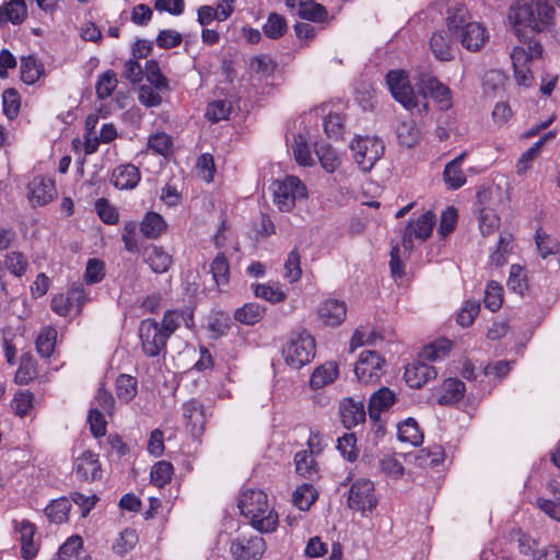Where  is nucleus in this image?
<instances>
[{
    "label": "nucleus",
    "mask_w": 560,
    "mask_h": 560,
    "mask_svg": "<svg viewBox=\"0 0 560 560\" xmlns=\"http://www.w3.org/2000/svg\"><path fill=\"white\" fill-rule=\"evenodd\" d=\"M556 132L549 131L535 142L527 151H525L516 162V172L518 175L526 173L530 168L532 162L540 154L541 148L549 139L555 138Z\"/></svg>",
    "instance_id": "nucleus-32"
},
{
    "label": "nucleus",
    "mask_w": 560,
    "mask_h": 560,
    "mask_svg": "<svg viewBox=\"0 0 560 560\" xmlns=\"http://www.w3.org/2000/svg\"><path fill=\"white\" fill-rule=\"evenodd\" d=\"M28 268V260L26 256L18 250L8 252L0 259V270H7L12 276L21 278Z\"/></svg>",
    "instance_id": "nucleus-28"
},
{
    "label": "nucleus",
    "mask_w": 560,
    "mask_h": 560,
    "mask_svg": "<svg viewBox=\"0 0 560 560\" xmlns=\"http://www.w3.org/2000/svg\"><path fill=\"white\" fill-rule=\"evenodd\" d=\"M505 75L499 70H490L483 78V90L487 94H498L503 90Z\"/></svg>",
    "instance_id": "nucleus-57"
},
{
    "label": "nucleus",
    "mask_w": 560,
    "mask_h": 560,
    "mask_svg": "<svg viewBox=\"0 0 560 560\" xmlns=\"http://www.w3.org/2000/svg\"><path fill=\"white\" fill-rule=\"evenodd\" d=\"M144 261L155 273L166 272L173 264L172 256L161 246L151 245L144 252Z\"/></svg>",
    "instance_id": "nucleus-25"
},
{
    "label": "nucleus",
    "mask_w": 560,
    "mask_h": 560,
    "mask_svg": "<svg viewBox=\"0 0 560 560\" xmlns=\"http://www.w3.org/2000/svg\"><path fill=\"white\" fill-rule=\"evenodd\" d=\"M385 360L374 351L364 350L360 353L354 368L358 380L363 384H376L384 373Z\"/></svg>",
    "instance_id": "nucleus-12"
},
{
    "label": "nucleus",
    "mask_w": 560,
    "mask_h": 560,
    "mask_svg": "<svg viewBox=\"0 0 560 560\" xmlns=\"http://www.w3.org/2000/svg\"><path fill=\"white\" fill-rule=\"evenodd\" d=\"M138 224L135 221H128L124 224L121 241L125 249L129 253L139 252V241L137 237Z\"/></svg>",
    "instance_id": "nucleus-60"
},
{
    "label": "nucleus",
    "mask_w": 560,
    "mask_h": 560,
    "mask_svg": "<svg viewBox=\"0 0 560 560\" xmlns=\"http://www.w3.org/2000/svg\"><path fill=\"white\" fill-rule=\"evenodd\" d=\"M183 415L187 427L194 435H199L205 431L207 422V413L205 406L196 399H191L184 404Z\"/></svg>",
    "instance_id": "nucleus-19"
},
{
    "label": "nucleus",
    "mask_w": 560,
    "mask_h": 560,
    "mask_svg": "<svg viewBox=\"0 0 560 560\" xmlns=\"http://www.w3.org/2000/svg\"><path fill=\"white\" fill-rule=\"evenodd\" d=\"M339 415L342 424L351 429L365 420V409L362 401L348 397L339 404Z\"/></svg>",
    "instance_id": "nucleus-21"
},
{
    "label": "nucleus",
    "mask_w": 560,
    "mask_h": 560,
    "mask_svg": "<svg viewBox=\"0 0 560 560\" xmlns=\"http://www.w3.org/2000/svg\"><path fill=\"white\" fill-rule=\"evenodd\" d=\"M115 390L119 400L124 402L131 401L138 392L137 378L128 374H120L116 378Z\"/></svg>",
    "instance_id": "nucleus-37"
},
{
    "label": "nucleus",
    "mask_w": 560,
    "mask_h": 560,
    "mask_svg": "<svg viewBox=\"0 0 560 560\" xmlns=\"http://www.w3.org/2000/svg\"><path fill=\"white\" fill-rule=\"evenodd\" d=\"M513 235L508 232L500 234L495 248L490 254V261L495 266H502L506 262L508 256L513 249Z\"/></svg>",
    "instance_id": "nucleus-36"
},
{
    "label": "nucleus",
    "mask_w": 560,
    "mask_h": 560,
    "mask_svg": "<svg viewBox=\"0 0 560 560\" xmlns=\"http://www.w3.org/2000/svg\"><path fill=\"white\" fill-rule=\"evenodd\" d=\"M138 542V535L135 529L126 528L122 530L117 539V541L114 544L113 548L114 550L119 553L124 555L129 552Z\"/></svg>",
    "instance_id": "nucleus-61"
},
{
    "label": "nucleus",
    "mask_w": 560,
    "mask_h": 560,
    "mask_svg": "<svg viewBox=\"0 0 560 560\" xmlns=\"http://www.w3.org/2000/svg\"><path fill=\"white\" fill-rule=\"evenodd\" d=\"M173 465L166 460L155 463L150 472L151 482L161 488L171 481Z\"/></svg>",
    "instance_id": "nucleus-47"
},
{
    "label": "nucleus",
    "mask_w": 560,
    "mask_h": 560,
    "mask_svg": "<svg viewBox=\"0 0 560 560\" xmlns=\"http://www.w3.org/2000/svg\"><path fill=\"white\" fill-rule=\"evenodd\" d=\"M483 303L491 312L500 310L503 303V288L498 282L490 281L487 284Z\"/></svg>",
    "instance_id": "nucleus-48"
},
{
    "label": "nucleus",
    "mask_w": 560,
    "mask_h": 560,
    "mask_svg": "<svg viewBox=\"0 0 560 560\" xmlns=\"http://www.w3.org/2000/svg\"><path fill=\"white\" fill-rule=\"evenodd\" d=\"M452 343L446 339L436 340L425 346L419 353L421 360L409 363L404 373L406 383L411 388H421L428 381L436 377V370L429 364L444 358L451 350Z\"/></svg>",
    "instance_id": "nucleus-4"
},
{
    "label": "nucleus",
    "mask_w": 560,
    "mask_h": 560,
    "mask_svg": "<svg viewBox=\"0 0 560 560\" xmlns=\"http://www.w3.org/2000/svg\"><path fill=\"white\" fill-rule=\"evenodd\" d=\"M167 223L164 218L154 211H149L140 223V231L144 237L156 240L166 232Z\"/></svg>",
    "instance_id": "nucleus-27"
},
{
    "label": "nucleus",
    "mask_w": 560,
    "mask_h": 560,
    "mask_svg": "<svg viewBox=\"0 0 560 560\" xmlns=\"http://www.w3.org/2000/svg\"><path fill=\"white\" fill-rule=\"evenodd\" d=\"M398 439L408 442L413 446H418L423 441V434L415 419H407L398 425Z\"/></svg>",
    "instance_id": "nucleus-40"
},
{
    "label": "nucleus",
    "mask_w": 560,
    "mask_h": 560,
    "mask_svg": "<svg viewBox=\"0 0 560 560\" xmlns=\"http://www.w3.org/2000/svg\"><path fill=\"white\" fill-rule=\"evenodd\" d=\"M71 503L67 498L54 500L45 509V514L49 522L62 524L68 521Z\"/></svg>",
    "instance_id": "nucleus-38"
},
{
    "label": "nucleus",
    "mask_w": 560,
    "mask_h": 560,
    "mask_svg": "<svg viewBox=\"0 0 560 560\" xmlns=\"http://www.w3.org/2000/svg\"><path fill=\"white\" fill-rule=\"evenodd\" d=\"M21 79L26 84H34L44 73V66L35 57L27 56L21 59Z\"/></svg>",
    "instance_id": "nucleus-35"
},
{
    "label": "nucleus",
    "mask_w": 560,
    "mask_h": 560,
    "mask_svg": "<svg viewBox=\"0 0 560 560\" xmlns=\"http://www.w3.org/2000/svg\"><path fill=\"white\" fill-rule=\"evenodd\" d=\"M317 317L325 326H339L347 317V304L341 300L327 299L317 307Z\"/></svg>",
    "instance_id": "nucleus-17"
},
{
    "label": "nucleus",
    "mask_w": 560,
    "mask_h": 560,
    "mask_svg": "<svg viewBox=\"0 0 560 560\" xmlns=\"http://www.w3.org/2000/svg\"><path fill=\"white\" fill-rule=\"evenodd\" d=\"M241 514L249 524L260 533L276 530L279 516L268 501L267 494L261 490L245 489L238 497Z\"/></svg>",
    "instance_id": "nucleus-3"
},
{
    "label": "nucleus",
    "mask_w": 560,
    "mask_h": 560,
    "mask_svg": "<svg viewBox=\"0 0 560 560\" xmlns=\"http://www.w3.org/2000/svg\"><path fill=\"white\" fill-rule=\"evenodd\" d=\"M396 135L399 143L407 148L415 147L420 140V131L412 120L400 121Z\"/></svg>",
    "instance_id": "nucleus-42"
},
{
    "label": "nucleus",
    "mask_w": 560,
    "mask_h": 560,
    "mask_svg": "<svg viewBox=\"0 0 560 560\" xmlns=\"http://www.w3.org/2000/svg\"><path fill=\"white\" fill-rule=\"evenodd\" d=\"M34 396L30 390H21L14 395L11 402L14 413L19 417H25L33 408Z\"/></svg>",
    "instance_id": "nucleus-55"
},
{
    "label": "nucleus",
    "mask_w": 560,
    "mask_h": 560,
    "mask_svg": "<svg viewBox=\"0 0 560 560\" xmlns=\"http://www.w3.org/2000/svg\"><path fill=\"white\" fill-rule=\"evenodd\" d=\"M140 182V172L132 164L116 167L112 175V183L119 189H132Z\"/></svg>",
    "instance_id": "nucleus-24"
},
{
    "label": "nucleus",
    "mask_w": 560,
    "mask_h": 560,
    "mask_svg": "<svg viewBox=\"0 0 560 560\" xmlns=\"http://www.w3.org/2000/svg\"><path fill=\"white\" fill-rule=\"evenodd\" d=\"M273 202L280 211H291L298 201L307 198V188L296 176H287L283 180L272 184Z\"/></svg>",
    "instance_id": "nucleus-6"
},
{
    "label": "nucleus",
    "mask_w": 560,
    "mask_h": 560,
    "mask_svg": "<svg viewBox=\"0 0 560 560\" xmlns=\"http://www.w3.org/2000/svg\"><path fill=\"white\" fill-rule=\"evenodd\" d=\"M435 222L436 217L432 211H427L417 220L410 221L405 228L402 235L401 243L404 248L411 250L413 248V240L427 241L432 234Z\"/></svg>",
    "instance_id": "nucleus-14"
},
{
    "label": "nucleus",
    "mask_w": 560,
    "mask_h": 560,
    "mask_svg": "<svg viewBox=\"0 0 560 560\" xmlns=\"http://www.w3.org/2000/svg\"><path fill=\"white\" fill-rule=\"evenodd\" d=\"M256 298L262 299L270 303H280L287 299V294L279 288L270 284H256L254 287Z\"/></svg>",
    "instance_id": "nucleus-53"
},
{
    "label": "nucleus",
    "mask_w": 560,
    "mask_h": 560,
    "mask_svg": "<svg viewBox=\"0 0 560 560\" xmlns=\"http://www.w3.org/2000/svg\"><path fill=\"white\" fill-rule=\"evenodd\" d=\"M445 22L450 36L459 40L469 51L480 50L489 38L487 28L481 23L471 21L467 8L462 3L447 8Z\"/></svg>",
    "instance_id": "nucleus-2"
},
{
    "label": "nucleus",
    "mask_w": 560,
    "mask_h": 560,
    "mask_svg": "<svg viewBox=\"0 0 560 560\" xmlns=\"http://www.w3.org/2000/svg\"><path fill=\"white\" fill-rule=\"evenodd\" d=\"M465 155V153H462L445 165L443 179L450 189H458L466 183V177L462 170Z\"/></svg>",
    "instance_id": "nucleus-26"
},
{
    "label": "nucleus",
    "mask_w": 560,
    "mask_h": 560,
    "mask_svg": "<svg viewBox=\"0 0 560 560\" xmlns=\"http://www.w3.org/2000/svg\"><path fill=\"white\" fill-rule=\"evenodd\" d=\"M144 72L148 82L155 89H167V79L161 73L159 63L155 60L147 61Z\"/></svg>",
    "instance_id": "nucleus-59"
},
{
    "label": "nucleus",
    "mask_w": 560,
    "mask_h": 560,
    "mask_svg": "<svg viewBox=\"0 0 560 560\" xmlns=\"http://www.w3.org/2000/svg\"><path fill=\"white\" fill-rule=\"evenodd\" d=\"M315 351V339L311 334L303 330L291 337L283 349V357L288 365L300 369L314 359Z\"/></svg>",
    "instance_id": "nucleus-7"
},
{
    "label": "nucleus",
    "mask_w": 560,
    "mask_h": 560,
    "mask_svg": "<svg viewBox=\"0 0 560 560\" xmlns=\"http://www.w3.org/2000/svg\"><path fill=\"white\" fill-rule=\"evenodd\" d=\"M296 472L308 479H313L317 475L316 462L313 454L307 451H301L294 456Z\"/></svg>",
    "instance_id": "nucleus-43"
},
{
    "label": "nucleus",
    "mask_w": 560,
    "mask_h": 560,
    "mask_svg": "<svg viewBox=\"0 0 560 560\" xmlns=\"http://www.w3.org/2000/svg\"><path fill=\"white\" fill-rule=\"evenodd\" d=\"M347 504L362 516L371 513L377 505L374 483L365 478L355 480L350 487Z\"/></svg>",
    "instance_id": "nucleus-10"
},
{
    "label": "nucleus",
    "mask_w": 560,
    "mask_h": 560,
    "mask_svg": "<svg viewBox=\"0 0 560 560\" xmlns=\"http://www.w3.org/2000/svg\"><path fill=\"white\" fill-rule=\"evenodd\" d=\"M95 211L105 224L115 225L119 222V213L117 209L105 198L96 200Z\"/></svg>",
    "instance_id": "nucleus-52"
},
{
    "label": "nucleus",
    "mask_w": 560,
    "mask_h": 560,
    "mask_svg": "<svg viewBox=\"0 0 560 560\" xmlns=\"http://www.w3.org/2000/svg\"><path fill=\"white\" fill-rule=\"evenodd\" d=\"M284 277L290 283L298 282L302 276L301 256L296 248H293L289 254L284 264Z\"/></svg>",
    "instance_id": "nucleus-50"
},
{
    "label": "nucleus",
    "mask_w": 560,
    "mask_h": 560,
    "mask_svg": "<svg viewBox=\"0 0 560 560\" xmlns=\"http://www.w3.org/2000/svg\"><path fill=\"white\" fill-rule=\"evenodd\" d=\"M265 550V539L259 535H241L230 545V552L235 560H258Z\"/></svg>",
    "instance_id": "nucleus-13"
},
{
    "label": "nucleus",
    "mask_w": 560,
    "mask_h": 560,
    "mask_svg": "<svg viewBox=\"0 0 560 560\" xmlns=\"http://www.w3.org/2000/svg\"><path fill=\"white\" fill-rule=\"evenodd\" d=\"M264 34L272 39L281 37L287 31L285 19L278 13H270L262 26Z\"/></svg>",
    "instance_id": "nucleus-49"
},
{
    "label": "nucleus",
    "mask_w": 560,
    "mask_h": 560,
    "mask_svg": "<svg viewBox=\"0 0 560 560\" xmlns=\"http://www.w3.org/2000/svg\"><path fill=\"white\" fill-rule=\"evenodd\" d=\"M149 148L158 154L168 155L172 151V138L164 133L158 132L149 138Z\"/></svg>",
    "instance_id": "nucleus-64"
},
{
    "label": "nucleus",
    "mask_w": 560,
    "mask_h": 560,
    "mask_svg": "<svg viewBox=\"0 0 560 560\" xmlns=\"http://www.w3.org/2000/svg\"><path fill=\"white\" fill-rule=\"evenodd\" d=\"M396 400L395 393L387 387H382L375 392L369 401L370 417L377 419L380 413L387 410Z\"/></svg>",
    "instance_id": "nucleus-29"
},
{
    "label": "nucleus",
    "mask_w": 560,
    "mask_h": 560,
    "mask_svg": "<svg viewBox=\"0 0 560 560\" xmlns=\"http://www.w3.org/2000/svg\"><path fill=\"white\" fill-rule=\"evenodd\" d=\"M352 158L363 172H369L384 153L383 141L377 137L358 136L351 144Z\"/></svg>",
    "instance_id": "nucleus-8"
},
{
    "label": "nucleus",
    "mask_w": 560,
    "mask_h": 560,
    "mask_svg": "<svg viewBox=\"0 0 560 560\" xmlns=\"http://www.w3.org/2000/svg\"><path fill=\"white\" fill-rule=\"evenodd\" d=\"M509 21L517 38L525 42L529 33L550 31L555 26V8L548 0H530L513 5Z\"/></svg>",
    "instance_id": "nucleus-1"
},
{
    "label": "nucleus",
    "mask_w": 560,
    "mask_h": 560,
    "mask_svg": "<svg viewBox=\"0 0 560 560\" xmlns=\"http://www.w3.org/2000/svg\"><path fill=\"white\" fill-rule=\"evenodd\" d=\"M118 80L113 70H107L101 73L97 78L95 90L96 95L101 100H105L112 95L117 88Z\"/></svg>",
    "instance_id": "nucleus-45"
},
{
    "label": "nucleus",
    "mask_w": 560,
    "mask_h": 560,
    "mask_svg": "<svg viewBox=\"0 0 560 560\" xmlns=\"http://www.w3.org/2000/svg\"><path fill=\"white\" fill-rule=\"evenodd\" d=\"M285 4L303 20L320 23L328 18L326 8L313 0H285Z\"/></svg>",
    "instance_id": "nucleus-18"
},
{
    "label": "nucleus",
    "mask_w": 560,
    "mask_h": 560,
    "mask_svg": "<svg viewBox=\"0 0 560 560\" xmlns=\"http://www.w3.org/2000/svg\"><path fill=\"white\" fill-rule=\"evenodd\" d=\"M500 228V218L494 210L482 208L479 214V229L483 236L493 234Z\"/></svg>",
    "instance_id": "nucleus-51"
},
{
    "label": "nucleus",
    "mask_w": 560,
    "mask_h": 560,
    "mask_svg": "<svg viewBox=\"0 0 560 560\" xmlns=\"http://www.w3.org/2000/svg\"><path fill=\"white\" fill-rule=\"evenodd\" d=\"M73 471L78 479L83 481H95L102 478V465L98 459V455L91 452L84 451L79 455L73 464Z\"/></svg>",
    "instance_id": "nucleus-16"
},
{
    "label": "nucleus",
    "mask_w": 560,
    "mask_h": 560,
    "mask_svg": "<svg viewBox=\"0 0 560 560\" xmlns=\"http://www.w3.org/2000/svg\"><path fill=\"white\" fill-rule=\"evenodd\" d=\"M211 272L213 280L218 285L228 283L230 266L226 257L223 254H219L211 262Z\"/></svg>",
    "instance_id": "nucleus-54"
},
{
    "label": "nucleus",
    "mask_w": 560,
    "mask_h": 560,
    "mask_svg": "<svg viewBox=\"0 0 560 560\" xmlns=\"http://www.w3.org/2000/svg\"><path fill=\"white\" fill-rule=\"evenodd\" d=\"M542 56V46L538 42L528 43L527 49L514 47L511 52V60L514 69L515 80L520 85L529 86L533 74L529 63Z\"/></svg>",
    "instance_id": "nucleus-9"
},
{
    "label": "nucleus",
    "mask_w": 560,
    "mask_h": 560,
    "mask_svg": "<svg viewBox=\"0 0 560 560\" xmlns=\"http://www.w3.org/2000/svg\"><path fill=\"white\" fill-rule=\"evenodd\" d=\"M465 384L458 378H447L442 385V394L439 397L440 405H452L464 397Z\"/></svg>",
    "instance_id": "nucleus-33"
},
{
    "label": "nucleus",
    "mask_w": 560,
    "mask_h": 560,
    "mask_svg": "<svg viewBox=\"0 0 560 560\" xmlns=\"http://www.w3.org/2000/svg\"><path fill=\"white\" fill-rule=\"evenodd\" d=\"M265 314L266 307L258 303L250 302L238 307L234 313V318L243 325L253 326L260 322Z\"/></svg>",
    "instance_id": "nucleus-31"
},
{
    "label": "nucleus",
    "mask_w": 560,
    "mask_h": 560,
    "mask_svg": "<svg viewBox=\"0 0 560 560\" xmlns=\"http://www.w3.org/2000/svg\"><path fill=\"white\" fill-rule=\"evenodd\" d=\"M27 16V7L24 0H10L0 7V21L12 24L22 23Z\"/></svg>",
    "instance_id": "nucleus-30"
},
{
    "label": "nucleus",
    "mask_w": 560,
    "mask_h": 560,
    "mask_svg": "<svg viewBox=\"0 0 560 560\" xmlns=\"http://www.w3.org/2000/svg\"><path fill=\"white\" fill-rule=\"evenodd\" d=\"M316 155L323 166V168L328 172H335L340 165V160L337 155L335 149L328 144H320L316 148Z\"/></svg>",
    "instance_id": "nucleus-46"
},
{
    "label": "nucleus",
    "mask_w": 560,
    "mask_h": 560,
    "mask_svg": "<svg viewBox=\"0 0 560 560\" xmlns=\"http://www.w3.org/2000/svg\"><path fill=\"white\" fill-rule=\"evenodd\" d=\"M508 287L510 290L520 294H523L524 290H526L527 282L525 271L520 265L511 266Z\"/></svg>",
    "instance_id": "nucleus-62"
},
{
    "label": "nucleus",
    "mask_w": 560,
    "mask_h": 560,
    "mask_svg": "<svg viewBox=\"0 0 560 560\" xmlns=\"http://www.w3.org/2000/svg\"><path fill=\"white\" fill-rule=\"evenodd\" d=\"M56 195L55 184L51 179L34 178L30 184L28 199L34 206H44L50 202Z\"/></svg>",
    "instance_id": "nucleus-22"
},
{
    "label": "nucleus",
    "mask_w": 560,
    "mask_h": 560,
    "mask_svg": "<svg viewBox=\"0 0 560 560\" xmlns=\"http://www.w3.org/2000/svg\"><path fill=\"white\" fill-rule=\"evenodd\" d=\"M386 82L393 97L412 114L422 116L429 110L424 97H419L410 84L407 73L402 70H392L386 75Z\"/></svg>",
    "instance_id": "nucleus-5"
},
{
    "label": "nucleus",
    "mask_w": 560,
    "mask_h": 560,
    "mask_svg": "<svg viewBox=\"0 0 560 560\" xmlns=\"http://www.w3.org/2000/svg\"><path fill=\"white\" fill-rule=\"evenodd\" d=\"M139 338L145 355L155 358L165 352L168 338L161 331L160 324L152 318L140 322Z\"/></svg>",
    "instance_id": "nucleus-11"
},
{
    "label": "nucleus",
    "mask_w": 560,
    "mask_h": 560,
    "mask_svg": "<svg viewBox=\"0 0 560 560\" xmlns=\"http://www.w3.org/2000/svg\"><path fill=\"white\" fill-rule=\"evenodd\" d=\"M535 242L537 249L542 258H546L549 255L558 252L559 244L541 229L536 231Z\"/></svg>",
    "instance_id": "nucleus-58"
},
{
    "label": "nucleus",
    "mask_w": 560,
    "mask_h": 560,
    "mask_svg": "<svg viewBox=\"0 0 560 560\" xmlns=\"http://www.w3.org/2000/svg\"><path fill=\"white\" fill-rule=\"evenodd\" d=\"M418 85L425 95H430L439 104L440 109L447 110L453 105L452 92L447 85L439 81L435 77L430 74H421L418 80Z\"/></svg>",
    "instance_id": "nucleus-15"
},
{
    "label": "nucleus",
    "mask_w": 560,
    "mask_h": 560,
    "mask_svg": "<svg viewBox=\"0 0 560 560\" xmlns=\"http://www.w3.org/2000/svg\"><path fill=\"white\" fill-rule=\"evenodd\" d=\"M317 499V492L312 485L303 483L293 492V503L301 511H307Z\"/></svg>",
    "instance_id": "nucleus-44"
},
{
    "label": "nucleus",
    "mask_w": 560,
    "mask_h": 560,
    "mask_svg": "<svg viewBox=\"0 0 560 560\" xmlns=\"http://www.w3.org/2000/svg\"><path fill=\"white\" fill-rule=\"evenodd\" d=\"M105 276V265L102 260L92 258L89 259L84 272V280L89 284L98 283Z\"/></svg>",
    "instance_id": "nucleus-63"
},
{
    "label": "nucleus",
    "mask_w": 560,
    "mask_h": 560,
    "mask_svg": "<svg viewBox=\"0 0 560 560\" xmlns=\"http://www.w3.org/2000/svg\"><path fill=\"white\" fill-rule=\"evenodd\" d=\"M14 529L20 534L22 557L25 560L33 559L38 551V546L34 541L36 526L27 520L15 521Z\"/></svg>",
    "instance_id": "nucleus-20"
},
{
    "label": "nucleus",
    "mask_w": 560,
    "mask_h": 560,
    "mask_svg": "<svg viewBox=\"0 0 560 560\" xmlns=\"http://www.w3.org/2000/svg\"><path fill=\"white\" fill-rule=\"evenodd\" d=\"M338 375L339 369L337 363L334 361H327L313 371L310 380V386L313 389L323 388L334 383Z\"/></svg>",
    "instance_id": "nucleus-23"
},
{
    "label": "nucleus",
    "mask_w": 560,
    "mask_h": 560,
    "mask_svg": "<svg viewBox=\"0 0 560 560\" xmlns=\"http://www.w3.org/2000/svg\"><path fill=\"white\" fill-rule=\"evenodd\" d=\"M37 376L36 361L31 354H23L15 372L16 384L26 385Z\"/></svg>",
    "instance_id": "nucleus-41"
},
{
    "label": "nucleus",
    "mask_w": 560,
    "mask_h": 560,
    "mask_svg": "<svg viewBox=\"0 0 560 560\" xmlns=\"http://www.w3.org/2000/svg\"><path fill=\"white\" fill-rule=\"evenodd\" d=\"M3 114L9 119H14L20 110V95L14 89H8L2 94Z\"/></svg>",
    "instance_id": "nucleus-56"
},
{
    "label": "nucleus",
    "mask_w": 560,
    "mask_h": 560,
    "mask_svg": "<svg viewBox=\"0 0 560 560\" xmlns=\"http://www.w3.org/2000/svg\"><path fill=\"white\" fill-rule=\"evenodd\" d=\"M56 339H57V330L50 326L44 327L39 331L37 339H36L37 352L43 358H49L55 351Z\"/></svg>",
    "instance_id": "nucleus-39"
},
{
    "label": "nucleus",
    "mask_w": 560,
    "mask_h": 560,
    "mask_svg": "<svg viewBox=\"0 0 560 560\" xmlns=\"http://www.w3.org/2000/svg\"><path fill=\"white\" fill-rule=\"evenodd\" d=\"M430 48L434 56L442 61H448L454 58L448 33L436 32L431 36Z\"/></svg>",
    "instance_id": "nucleus-34"
}]
</instances>
